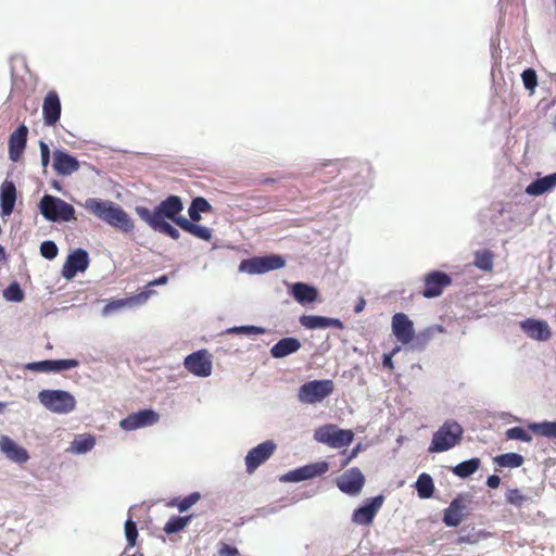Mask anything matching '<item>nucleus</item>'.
Wrapping results in <instances>:
<instances>
[{
    "mask_svg": "<svg viewBox=\"0 0 556 556\" xmlns=\"http://www.w3.org/2000/svg\"><path fill=\"white\" fill-rule=\"evenodd\" d=\"M288 292L301 305H307L317 300L318 291L306 282L288 283Z\"/></svg>",
    "mask_w": 556,
    "mask_h": 556,
    "instance_id": "4be33fe9",
    "label": "nucleus"
},
{
    "mask_svg": "<svg viewBox=\"0 0 556 556\" xmlns=\"http://www.w3.org/2000/svg\"><path fill=\"white\" fill-rule=\"evenodd\" d=\"M160 419L159 414L152 408H143L129 414L119 421V427L125 431H132L155 425Z\"/></svg>",
    "mask_w": 556,
    "mask_h": 556,
    "instance_id": "9d476101",
    "label": "nucleus"
},
{
    "mask_svg": "<svg viewBox=\"0 0 556 556\" xmlns=\"http://www.w3.org/2000/svg\"><path fill=\"white\" fill-rule=\"evenodd\" d=\"M184 210V203L179 195L170 194L162 200L152 211L146 206H136V214L148 226L160 223L173 222L179 227V219H186L180 213Z\"/></svg>",
    "mask_w": 556,
    "mask_h": 556,
    "instance_id": "f03ea898",
    "label": "nucleus"
},
{
    "mask_svg": "<svg viewBox=\"0 0 556 556\" xmlns=\"http://www.w3.org/2000/svg\"><path fill=\"white\" fill-rule=\"evenodd\" d=\"M277 444L273 440H266L258 445L250 448L248 452H275Z\"/></svg>",
    "mask_w": 556,
    "mask_h": 556,
    "instance_id": "5fc2aeb1",
    "label": "nucleus"
},
{
    "mask_svg": "<svg viewBox=\"0 0 556 556\" xmlns=\"http://www.w3.org/2000/svg\"><path fill=\"white\" fill-rule=\"evenodd\" d=\"M314 439L330 448H344L353 442L354 432L350 429H341L336 425L328 424L318 427L314 431Z\"/></svg>",
    "mask_w": 556,
    "mask_h": 556,
    "instance_id": "0eeeda50",
    "label": "nucleus"
},
{
    "mask_svg": "<svg viewBox=\"0 0 556 556\" xmlns=\"http://www.w3.org/2000/svg\"><path fill=\"white\" fill-rule=\"evenodd\" d=\"M334 391V383L330 379L311 380L303 383L298 390V401L306 405L321 403Z\"/></svg>",
    "mask_w": 556,
    "mask_h": 556,
    "instance_id": "423d86ee",
    "label": "nucleus"
},
{
    "mask_svg": "<svg viewBox=\"0 0 556 556\" xmlns=\"http://www.w3.org/2000/svg\"><path fill=\"white\" fill-rule=\"evenodd\" d=\"M16 202V187L13 181L4 180L0 186V204L2 216L12 214Z\"/></svg>",
    "mask_w": 556,
    "mask_h": 556,
    "instance_id": "bb28decb",
    "label": "nucleus"
},
{
    "mask_svg": "<svg viewBox=\"0 0 556 556\" xmlns=\"http://www.w3.org/2000/svg\"><path fill=\"white\" fill-rule=\"evenodd\" d=\"M4 407H5V403L0 402V413L3 410Z\"/></svg>",
    "mask_w": 556,
    "mask_h": 556,
    "instance_id": "774afa93",
    "label": "nucleus"
},
{
    "mask_svg": "<svg viewBox=\"0 0 556 556\" xmlns=\"http://www.w3.org/2000/svg\"><path fill=\"white\" fill-rule=\"evenodd\" d=\"M266 329L260 326L253 325H243V326H233L227 329V333L230 334H243V336H257L266 333Z\"/></svg>",
    "mask_w": 556,
    "mask_h": 556,
    "instance_id": "4c0bfd02",
    "label": "nucleus"
},
{
    "mask_svg": "<svg viewBox=\"0 0 556 556\" xmlns=\"http://www.w3.org/2000/svg\"><path fill=\"white\" fill-rule=\"evenodd\" d=\"M39 212L49 222H71L75 219L74 206L50 194H45L40 199Z\"/></svg>",
    "mask_w": 556,
    "mask_h": 556,
    "instance_id": "20e7f679",
    "label": "nucleus"
},
{
    "mask_svg": "<svg viewBox=\"0 0 556 556\" xmlns=\"http://www.w3.org/2000/svg\"><path fill=\"white\" fill-rule=\"evenodd\" d=\"M88 266V252L81 248L75 249L66 257L62 268V276L66 280H72L78 273H84Z\"/></svg>",
    "mask_w": 556,
    "mask_h": 556,
    "instance_id": "ddd939ff",
    "label": "nucleus"
},
{
    "mask_svg": "<svg viewBox=\"0 0 556 556\" xmlns=\"http://www.w3.org/2000/svg\"><path fill=\"white\" fill-rule=\"evenodd\" d=\"M286 260L279 254H267L244 260L239 265V270L251 275L265 274L267 271L285 267Z\"/></svg>",
    "mask_w": 556,
    "mask_h": 556,
    "instance_id": "6e6552de",
    "label": "nucleus"
},
{
    "mask_svg": "<svg viewBox=\"0 0 556 556\" xmlns=\"http://www.w3.org/2000/svg\"><path fill=\"white\" fill-rule=\"evenodd\" d=\"M505 498L507 503L518 508L522 507L529 501V497L522 494L518 489H509L506 492Z\"/></svg>",
    "mask_w": 556,
    "mask_h": 556,
    "instance_id": "79ce46f5",
    "label": "nucleus"
},
{
    "mask_svg": "<svg viewBox=\"0 0 556 556\" xmlns=\"http://www.w3.org/2000/svg\"><path fill=\"white\" fill-rule=\"evenodd\" d=\"M364 483L365 478L356 467L345 470L337 479L339 490L349 495H357L362 491Z\"/></svg>",
    "mask_w": 556,
    "mask_h": 556,
    "instance_id": "dca6fc26",
    "label": "nucleus"
},
{
    "mask_svg": "<svg viewBox=\"0 0 556 556\" xmlns=\"http://www.w3.org/2000/svg\"><path fill=\"white\" fill-rule=\"evenodd\" d=\"M529 430L545 438L556 439V421L531 422Z\"/></svg>",
    "mask_w": 556,
    "mask_h": 556,
    "instance_id": "473e14b6",
    "label": "nucleus"
},
{
    "mask_svg": "<svg viewBox=\"0 0 556 556\" xmlns=\"http://www.w3.org/2000/svg\"><path fill=\"white\" fill-rule=\"evenodd\" d=\"M523 86L527 90L533 92L538 86V76L533 68H527L521 74Z\"/></svg>",
    "mask_w": 556,
    "mask_h": 556,
    "instance_id": "49530a36",
    "label": "nucleus"
},
{
    "mask_svg": "<svg viewBox=\"0 0 556 556\" xmlns=\"http://www.w3.org/2000/svg\"><path fill=\"white\" fill-rule=\"evenodd\" d=\"M452 283L448 274L441 270H432L425 276V289L422 295L427 299L438 298L442 294L445 287Z\"/></svg>",
    "mask_w": 556,
    "mask_h": 556,
    "instance_id": "4468645a",
    "label": "nucleus"
},
{
    "mask_svg": "<svg viewBox=\"0 0 556 556\" xmlns=\"http://www.w3.org/2000/svg\"><path fill=\"white\" fill-rule=\"evenodd\" d=\"M416 489L420 498H430L434 491L432 478L428 473H421L417 479Z\"/></svg>",
    "mask_w": 556,
    "mask_h": 556,
    "instance_id": "72a5a7b5",
    "label": "nucleus"
},
{
    "mask_svg": "<svg viewBox=\"0 0 556 556\" xmlns=\"http://www.w3.org/2000/svg\"><path fill=\"white\" fill-rule=\"evenodd\" d=\"M218 556H239L240 553L237 547L230 546L225 542L218 543Z\"/></svg>",
    "mask_w": 556,
    "mask_h": 556,
    "instance_id": "864d4df0",
    "label": "nucleus"
},
{
    "mask_svg": "<svg viewBox=\"0 0 556 556\" xmlns=\"http://www.w3.org/2000/svg\"><path fill=\"white\" fill-rule=\"evenodd\" d=\"M197 223L198 222H191L188 218L179 219V228L194 236L195 238H199L204 241H210L212 239L211 229Z\"/></svg>",
    "mask_w": 556,
    "mask_h": 556,
    "instance_id": "c756f323",
    "label": "nucleus"
},
{
    "mask_svg": "<svg viewBox=\"0 0 556 556\" xmlns=\"http://www.w3.org/2000/svg\"><path fill=\"white\" fill-rule=\"evenodd\" d=\"M61 100L55 91H49L43 99L42 115L47 126H54L61 117Z\"/></svg>",
    "mask_w": 556,
    "mask_h": 556,
    "instance_id": "412c9836",
    "label": "nucleus"
},
{
    "mask_svg": "<svg viewBox=\"0 0 556 556\" xmlns=\"http://www.w3.org/2000/svg\"><path fill=\"white\" fill-rule=\"evenodd\" d=\"M480 466V459L479 458H471L469 460H465L459 463L453 468V472L460 477V478H467L471 476L473 472L478 470Z\"/></svg>",
    "mask_w": 556,
    "mask_h": 556,
    "instance_id": "c9c22d12",
    "label": "nucleus"
},
{
    "mask_svg": "<svg viewBox=\"0 0 556 556\" xmlns=\"http://www.w3.org/2000/svg\"><path fill=\"white\" fill-rule=\"evenodd\" d=\"M365 305H366L365 300L363 298H361L359 301L354 306V312L357 313V314L363 312L364 308H365Z\"/></svg>",
    "mask_w": 556,
    "mask_h": 556,
    "instance_id": "680f3d73",
    "label": "nucleus"
},
{
    "mask_svg": "<svg viewBox=\"0 0 556 556\" xmlns=\"http://www.w3.org/2000/svg\"><path fill=\"white\" fill-rule=\"evenodd\" d=\"M149 227L152 230L163 233L173 240H178L180 238L179 230L177 228H175L169 222L150 225Z\"/></svg>",
    "mask_w": 556,
    "mask_h": 556,
    "instance_id": "a19ab883",
    "label": "nucleus"
},
{
    "mask_svg": "<svg viewBox=\"0 0 556 556\" xmlns=\"http://www.w3.org/2000/svg\"><path fill=\"white\" fill-rule=\"evenodd\" d=\"M300 349L301 342L298 338L286 337L270 348V355L274 358H283L296 353Z\"/></svg>",
    "mask_w": 556,
    "mask_h": 556,
    "instance_id": "cd10ccee",
    "label": "nucleus"
},
{
    "mask_svg": "<svg viewBox=\"0 0 556 556\" xmlns=\"http://www.w3.org/2000/svg\"><path fill=\"white\" fill-rule=\"evenodd\" d=\"M501 483V478L496 475L488 477L486 485L491 489H496Z\"/></svg>",
    "mask_w": 556,
    "mask_h": 556,
    "instance_id": "13d9d810",
    "label": "nucleus"
},
{
    "mask_svg": "<svg viewBox=\"0 0 556 556\" xmlns=\"http://www.w3.org/2000/svg\"><path fill=\"white\" fill-rule=\"evenodd\" d=\"M383 503L381 495L376 496L369 504L358 507L353 513V521L357 525H369Z\"/></svg>",
    "mask_w": 556,
    "mask_h": 556,
    "instance_id": "393cba45",
    "label": "nucleus"
},
{
    "mask_svg": "<svg viewBox=\"0 0 556 556\" xmlns=\"http://www.w3.org/2000/svg\"><path fill=\"white\" fill-rule=\"evenodd\" d=\"M84 206L97 218L122 232H130L135 228L134 222L128 213L113 201L88 198Z\"/></svg>",
    "mask_w": 556,
    "mask_h": 556,
    "instance_id": "f257e3e1",
    "label": "nucleus"
},
{
    "mask_svg": "<svg viewBox=\"0 0 556 556\" xmlns=\"http://www.w3.org/2000/svg\"><path fill=\"white\" fill-rule=\"evenodd\" d=\"M0 452H26V450L21 447V446H18L8 435H2L0 438Z\"/></svg>",
    "mask_w": 556,
    "mask_h": 556,
    "instance_id": "8fccbe9b",
    "label": "nucleus"
},
{
    "mask_svg": "<svg viewBox=\"0 0 556 556\" xmlns=\"http://www.w3.org/2000/svg\"><path fill=\"white\" fill-rule=\"evenodd\" d=\"M361 450V444H357L355 447H353L350 452H353V453H356V452H359Z\"/></svg>",
    "mask_w": 556,
    "mask_h": 556,
    "instance_id": "338daca9",
    "label": "nucleus"
},
{
    "mask_svg": "<svg viewBox=\"0 0 556 556\" xmlns=\"http://www.w3.org/2000/svg\"><path fill=\"white\" fill-rule=\"evenodd\" d=\"M39 149H40L41 166L46 169L48 167V165L50 164L51 151H50L49 146L42 140L39 141Z\"/></svg>",
    "mask_w": 556,
    "mask_h": 556,
    "instance_id": "603ef678",
    "label": "nucleus"
},
{
    "mask_svg": "<svg viewBox=\"0 0 556 556\" xmlns=\"http://www.w3.org/2000/svg\"><path fill=\"white\" fill-rule=\"evenodd\" d=\"M52 187H53L55 190L61 191V185H60V182H59V181L54 180V181L52 182Z\"/></svg>",
    "mask_w": 556,
    "mask_h": 556,
    "instance_id": "e2e57ef3",
    "label": "nucleus"
},
{
    "mask_svg": "<svg viewBox=\"0 0 556 556\" xmlns=\"http://www.w3.org/2000/svg\"><path fill=\"white\" fill-rule=\"evenodd\" d=\"M53 169L60 176H71L80 167L79 161L68 152L62 149L53 151Z\"/></svg>",
    "mask_w": 556,
    "mask_h": 556,
    "instance_id": "a211bd4d",
    "label": "nucleus"
},
{
    "mask_svg": "<svg viewBox=\"0 0 556 556\" xmlns=\"http://www.w3.org/2000/svg\"><path fill=\"white\" fill-rule=\"evenodd\" d=\"M185 368L192 375L206 378L212 374V361L206 350H199L185 357Z\"/></svg>",
    "mask_w": 556,
    "mask_h": 556,
    "instance_id": "9b49d317",
    "label": "nucleus"
},
{
    "mask_svg": "<svg viewBox=\"0 0 556 556\" xmlns=\"http://www.w3.org/2000/svg\"><path fill=\"white\" fill-rule=\"evenodd\" d=\"M200 500V494L198 492L191 493L181 501L177 503H172V505H176L180 513L188 510L192 505H194Z\"/></svg>",
    "mask_w": 556,
    "mask_h": 556,
    "instance_id": "09e8293b",
    "label": "nucleus"
},
{
    "mask_svg": "<svg viewBox=\"0 0 556 556\" xmlns=\"http://www.w3.org/2000/svg\"><path fill=\"white\" fill-rule=\"evenodd\" d=\"M8 456L15 463L22 464L28 459V454H8Z\"/></svg>",
    "mask_w": 556,
    "mask_h": 556,
    "instance_id": "052dcab7",
    "label": "nucleus"
},
{
    "mask_svg": "<svg viewBox=\"0 0 556 556\" xmlns=\"http://www.w3.org/2000/svg\"><path fill=\"white\" fill-rule=\"evenodd\" d=\"M494 463L500 467L516 468L522 465L521 454H500L494 458Z\"/></svg>",
    "mask_w": 556,
    "mask_h": 556,
    "instance_id": "e433bc0d",
    "label": "nucleus"
},
{
    "mask_svg": "<svg viewBox=\"0 0 556 556\" xmlns=\"http://www.w3.org/2000/svg\"><path fill=\"white\" fill-rule=\"evenodd\" d=\"M271 454H248L245 458L247 470L252 473L261 464L267 460Z\"/></svg>",
    "mask_w": 556,
    "mask_h": 556,
    "instance_id": "a18cd8bd",
    "label": "nucleus"
},
{
    "mask_svg": "<svg viewBox=\"0 0 556 556\" xmlns=\"http://www.w3.org/2000/svg\"><path fill=\"white\" fill-rule=\"evenodd\" d=\"M463 427L455 420H446L434 433L428 452H445L453 448L463 437Z\"/></svg>",
    "mask_w": 556,
    "mask_h": 556,
    "instance_id": "39448f33",
    "label": "nucleus"
},
{
    "mask_svg": "<svg viewBox=\"0 0 556 556\" xmlns=\"http://www.w3.org/2000/svg\"><path fill=\"white\" fill-rule=\"evenodd\" d=\"M129 303L128 299L114 300L109 302L102 309L103 316H109Z\"/></svg>",
    "mask_w": 556,
    "mask_h": 556,
    "instance_id": "3c124183",
    "label": "nucleus"
},
{
    "mask_svg": "<svg viewBox=\"0 0 556 556\" xmlns=\"http://www.w3.org/2000/svg\"><path fill=\"white\" fill-rule=\"evenodd\" d=\"M96 439L90 433H81L75 437L71 445L64 452H89L94 447Z\"/></svg>",
    "mask_w": 556,
    "mask_h": 556,
    "instance_id": "2f4dec72",
    "label": "nucleus"
},
{
    "mask_svg": "<svg viewBox=\"0 0 556 556\" xmlns=\"http://www.w3.org/2000/svg\"><path fill=\"white\" fill-rule=\"evenodd\" d=\"M521 330L530 338L536 341H547L551 336V329L545 320L527 318L520 321Z\"/></svg>",
    "mask_w": 556,
    "mask_h": 556,
    "instance_id": "6ab92c4d",
    "label": "nucleus"
},
{
    "mask_svg": "<svg viewBox=\"0 0 556 556\" xmlns=\"http://www.w3.org/2000/svg\"><path fill=\"white\" fill-rule=\"evenodd\" d=\"M346 165L350 169L355 170L352 179V186L357 189L358 194H365L372 187V168L369 163H361L356 161H348Z\"/></svg>",
    "mask_w": 556,
    "mask_h": 556,
    "instance_id": "f8f14e48",
    "label": "nucleus"
},
{
    "mask_svg": "<svg viewBox=\"0 0 556 556\" xmlns=\"http://www.w3.org/2000/svg\"><path fill=\"white\" fill-rule=\"evenodd\" d=\"M125 535L130 547L136 545V540L138 536L137 525L130 518L125 522Z\"/></svg>",
    "mask_w": 556,
    "mask_h": 556,
    "instance_id": "de8ad7c7",
    "label": "nucleus"
},
{
    "mask_svg": "<svg viewBox=\"0 0 556 556\" xmlns=\"http://www.w3.org/2000/svg\"><path fill=\"white\" fill-rule=\"evenodd\" d=\"M190 520V516L188 517H179V516H173L164 526L163 530L167 534L177 533L180 530H182L188 521Z\"/></svg>",
    "mask_w": 556,
    "mask_h": 556,
    "instance_id": "ea45409f",
    "label": "nucleus"
},
{
    "mask_svg": "<svg viewBox=\"0 0 556 556\" xmlns=\"http://www.w3.org/2000/svg\"><path fill=\"white\" fill-rule=\"evenodd\" d=\"M555 188L556 172L545 176L538 174V177L526 187L525 192L531 197H540L553 191Z\"/></svg>",
    "mask_w": 556,
    "mask_h": 556,
    "instance_id": "5701e85b",
    "label": "nucleus"
},
{
    "mask_svg": "<svg viewBox=\"0 0 556 556\" xmlns=\"http://www.w3.org/2000/svg\"><path fill=\"white\" fill-rule=\"evenodd\" d=\"M392 333L399 342L406 345L414 339L415 329L414 324L409 317L404 313H395L392 316Z\"/></svg>",
    "mask_w": 556,
    "mask_h": 556,
    "instance_id": "f3484780",
    "label": "nucleus"
},
{
    "mask_svg": "<svg viewBox=\"0 0 556 556\" xmlns=\"http://www.w3.org/2000/svg\"><path fill=\"white\" fill-rule=\"evenodd\" d=\"M213 211V206L211 203L203 197H195L192 199L189 207L188 215L189 220L191 222H200L202 213H210Z\"/></svg>",
    "mask_w": 556,
    "mask_h": 556,
    "instance_id": "7c9ffc66",
    "label": "nucleus"
},
{
    "mask_svg": "<svg viewBox=\"0 0 556 556\" xmlns=\"http://www.w3.org/2000/svg\"><path fill=\"white\" fill-rule=\"evenodd\" d=\"M38 400L45 408L60 415L72 413L77 403L71 392L61 389H43L39 391Z\"/></svg>",
    "mask_w": 556,
    "mask_h": 556,
    "instance_id": "7ed1b4c3",
    "label": "nucleus"
},
{
    "mask_svg": "<svg viewBox=\"0 0 556 556\" xmlns=\"http://www.w3.org/2000/svg\"><path fill=\"white\" fill-rule=\"evenodd\" d=\"M154 293L153 290H144L140 293H138L137 295L128 299L129 302H135L137 304H143L147 302V300Z\"/></svg>",
    "mask_w": 556,
    "mask_h": 556,
    "instance_id": "6e6d98bb",
    "label": "nucleus"
},
{
    "mask_svg": "<svg viewBox=\"0 0 556 556\" xmlns=\"http://www.w3.org/2000/svg\"><path fill=\"white\" fill-rule=\"evenodd\" d=\"M552 126H553V129L556 131V115H554L552 117Z\"/></svg>",
    "mask_w": 556,
    "mask_h": 556,
    "instance_id": "69168bd1",
    "label": "nucleus"
},
{
    "mask_svg": "<svg viewBox=\"0 0 556 556\" xmlns=\"http://www.w3.org/2000/svg\"><path fill=\"white\" fill-rule=\"evenodd\" d=\"M39 251H40V255L42 257L51 261L56 257L59 249L54 241L46 240V241L41 242Z\"/></svg>",
    "mask_w": 556,
    "mask_h": 556,
    "instance_id": "c03bdc74",
    "label": "nucleus"
},
{
    "mask_svg": "<svg viewBox=\"0 0 556 556\" xmlns=\"http://www.w3.org/2000/svg\"><path fill=\"white\" fill-rule=\"evenodd\" d=\"M167 281H168V276L167 275H162L159 278H155L154 280L150 281L148 283V287L163 286V285H166Z\"/></svg>",
    "mask_w": 556,
    "mask_h": 556,
    "instance_id": "bf43d9fd",
    "label": "nucleus"
},
{
    "mask_svg": "<svg viewBox=\"0 0 556 556\" xmlns=\"http://www.w3.org/2000/svg\"><path fill=\"white\" fill-rule=\"evenodd\" d=\"M28 128L26 125H20L9 137V159L17 162L26 148Z\"/></svg>",
    "mask_w": 556,
    "mask_h": 556,
    "instance_id": "aec40b11",
    "label": "nucleus"
},
{
    "mask_svg": "<svg viewBox=\"0 0 556 556\" xmlns=\"http://www.w3.org/2000/svg\"><path fill=\"white\" fill-rule=\"evenodd\" d=\"M79 366V362L75 358L68 359H45L27 363L25 369L36 372H60L70 370Z\"/></svg>",
    "mask_w": 556,
    "mask_h": 556,
    "instance_id": "2eb2a0df",
    "label": "nucleus"
},
{
    "mask_svg": "<svg viewBox=\"0 0 556 556\" xmlns=\"http://www.w3.org/2000/svg\"><path fill=\"white\" fill-rule=\"evenodd\" d=\"M24 291L21 286L13 281L3 290V298L9 302H22L24 300Z\"/></svg>",
    "mask_w": 556,
    "mask_h": 556,
    "instance_id": "58836bf2",
    "label": "nucleus"
},
{
    "mask_svg": "<svg viewBox=\"0 0 556 556\" xmlns=\"http://www.w3.org/2000/svg\"><path fill=\"white\" fill-rule=\"evenodd\" d=\"M473 265L483 270L490 271L493 268V253L490 250H478L475 252Z\"/></svg>",
    "mask_w": 556,
    "mask_h": 556,
    "instance_id": "f704fd0d",
    "label": "nucleus"
},
{
    "mask_svg": "<svg viewBox=\"0 0 556 556\" xmlns=\"http://www.w3.org/2000/svg\"><path fill=\"white\" fill-rule=\"evenodd\" d=\"M329 470V464L327 462H316L308 464L296 469L290 470L289 472L280 477L281 482H300L325 475Z\"/></svg>",
    "mask_w": 556,
    "mask_h": 556,
    "instance_id": "1a4fd4ad",
    "label": "nucleus"
},
{
    "mask_svg": "<svg viewBox=\"0 0 556 556\" xmlns=\"http://www.w3.org/2000/svg\"><path fill=\"white\" fill-rule=\"evenodd\" d=\"M506 438L509 440H518L521 442H530L532 440L531 434L522 427H513L507 429Z\"/></svg>",
    "mask_w": 556,
    "mask_h": 556,
    "instance_id": "37998d69",
    "label": "nucleus"
},
{
    "mask_svg": "<svg viewBox=\"0 0 556 556\" xmlns=\"http://www.w3.org/2000/svg\"><path fill=\"white\" fill-rule=\"evenodd\" d=\"M5 256L4 248L0 244V261L3 260Z\"/></svg>",
    "mask_w": 556,
    "mask_h": 556,
    "instance_id": "0e129e2a",
    "label": "nucleus"
},
{
    "mask_svg": "<svg viewBox=\"0 0 556 556\" xmlns=\"http://www.w3.org/2000/svg\"><path fill=\"white\" fill-rule=\"evenodd\" d=\"M466 509L465 500L462 496L454 498L450 506L444 509L443 522L447 527H457L464 519V511Z\"/></svg>",
    "mask_w": 556,
    "mask_h": 556,
    "instance_id": "a878e982",
    "label": "nucleus"
},
{
    "mask_svg": "<svg viewBox=\"0 0 556 556\" xmlns=\"http://www.w3.org/2000/svg\"><path fill=\"white\" fill-rule=\"evenodd\" d=\"M301 326L306 329H343V323L338 318L319 316V315H302L299 318Z\"/></svg>",
    "mask_w": 556,
    "mask_h": 556,
    "instance_id": "b1692460",
    "label": "nucleus"
},
{
    "mask_svg": "<svg viewBox=\"0 0 556 556\" xmlns=\"http://www.w3.org/2000/svg\"><path fill=\"white\" fill-rule=\"evenodd\" d=\"M400 351V346H396L393 349L391 353L383 354L382 356V366L389 369L393 368V361L392 357L394 354H396Z\"/></svg>",
    "mask_w": 556,
    "mask_h": 556,
    "instance_id": "4d7b16f0",
    "label": "nucleus"
},
{
    "mask_svg": "<svg viewBox=\"0 0 556 556\" xmlns=\"http://www.w3.org/2000/svg\"><path fill=\"white\" fill-rule=\"evenodd\" d=\"M445 328L441 325H432L422 331H420L417 336L414 334V339L412 341V348L414 350H424L430 340L434 337L435 333H444Z\"/></svg>",
    "mask_w": 556,
    "mask_h": 556,
    "instance_id": "c85d7f7f",
    "label": "nucleus"
}]
</instances>
